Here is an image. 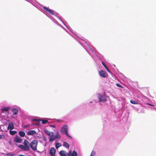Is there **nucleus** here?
Returning a JSON list of instances; mask_svg holds the SVG:
<instances>
[{
  "instance_id": "c85d7f7f",
  "label": "nucleus",
  "mask_w": 156,
  "mask_h": 156,
  "mask_svg": "<svg viewBox=\"0 0 156 156\" xmlns=\"http://www.w3.org/2000/svg\"><path fill=\"white\" fill-rule=\"evenodd\" d=\"M95 154V151H92L91 152V155H94Z\"/></svg>"
},
{
  "instance_id": "412c9836",
  "label": "nucleus",
  "mask_w": 156,
  "mask_h": 156,
  "mask_svg": "<svg viewBox=\"0 0 156 156\" xmlns=\"http://www.w3.org/2000/svg\"><path fill=\"white\" fill-rule=\"evenodd\" d=\"M63 145L65 147H66V148H68L69 146L68 144L66 142H64L63 143Z\"/></svg>"
},
{
  "instance_id": "9d476101",
  "label": "nucleus",
  "mask_w": 156,
  "mask_h": 156,
  "mask_svg": "<svg viewBox=\"0 0 156 156\" xmlns=\"http://www.w3.org/2000/svg\"><path fill=\"white\" fill-rule=\"evenodd\" d=\"M28 144H30L28 140H25L23 141V144L24 147H26V149L28 151L30 150Z\"/></svg>"
},
{
  "instance_id": "a211bd4d",
  "label": "nucleus",
  "mask_w": 156,
  "mask_h": 156,
  "mask_svg": "<svg viewBox=\"0 0 156 156\" xmlns=\"http://www.w3.org/2000/svg\"><path fill=\"white\" fill-rule=\"evenodd\" d=\"M18 147L19 148H20L23 150L25 151H28L27 149H26L25 147H24V146L22 145H19L18 146Z\"/></svg>"
},
{
  "instance_id": "4468645a",
  "label": "nucleus",
  "mask_w": 156,
  "mask_h": 156,
  "mask_svg": "<svg viewBox=\"0 0 156 156\" xmlns=\"http://www.w3.org/2000/svg\"><path fill=\"white\" fill-rule=\"evenodd\" d=\"M8 129L10 130L13 129L14 128V126L13 123L11 122L9 124L8 127Z\"/></svg>"
},
{
  "instance_id": "c9c22d12",
  "label": "nucleus",
  "mask_w": 156,
  "mask_h": 156,
  "mask_svg": "<svg viewBox=\"0 0 156 156\" xmlns=\"http://www.w3.org/2000/svg\"><path fill=\"white\" fill-rule=\"evenodd\" d=\"M90 156H94L93 155H92L90 154Z\"/></svg>"
},
{
  "instance_id": "b1692460",
  "label": "nucleus",
  "mask_w": 156,
  "mask_h": 156,
  "mask_svg": "<svg viewBox=\"0 0 156 156\" xmlns=\"http://www.w3.org/2000/svg\"><path fill=\"white\" fill-rule=\"evenodd\" d=\"M14 154V153H6L5 154V155L10 156H13Z\"/></svg>"
},
{
  "instance_id": "473e14b6",
  "label": "nucleus",
  "mask_w": 156,
  "mask_h": 156,
  "mask_svg": "<svg viewBox=\"0 0 156 156\" xmlns=\"http://www.w3.org/2000/svg\"><path fill=\"white\" fill-rule=\"evenodd\" d=\"M19 156H25L24 155H23L20 154L19 155Z\"/></svg>"
},
{
  "instance_id": "7ed1b4c3",
  "label": "nucleus",
  "mask_w": 156,
  "mask_h": 156,
  "mask_svg": "<svg viewBox=\"0 0 156 156\" xmlns=\"http://www.w3.org/2000/svg\"><path fill=\"white\" fill-rule=\"evenodd\" d=\"M61 138V136L59 135V133L57 132L55 136H54V134H52L49 137V142H52L55 140L56 138L60 139Z\"/></svg>"
},
{
  "instance_id": "f257e3e1",
  "label": "nucleus",
  "mask_w": 156,
  "mask_h": 156,
  "mask_svg": "<svg viewBox=\"0 0 156 156\" xmlns=\"http://www.w3.org/2000/svg\"><path fill=\"white\" fill-rule=\"evenodd\" d=\"M29 145L31 149L34 151H37V147L38 145V142L36 140H34L32 141Z\"/></svg>"
},
{
  "instance_id": "20e7f679",
  "label": "nucleus",
  "mask_w": 156,
  "mask_h": 156,
  "mask_svg": "<svg viewBox=\"0 0 156 156\" xmlns=\"http://www.w3.org/2000/svg\"><path fill=\"white\" fill-rule=\"evenodd\" d=\"M98 98L99 99V101L100 102H105L107 100L105 94L101 95L100 94H98Z\"/></svg>"
},
{
  "instance_id": "aec40b11",
  "label": "nucleus",
  "mask_w": 156,
  "mask_h": 156,
  "mask_svg": "<svg viewBox=\"0 0 156 156\" xmlns=\"http://www.w3.org/2000/svg\"><path fill=\"white\" fill-rule=\"evenodd\" d=\"M10 108L9 107H5L3 108L2 109V112H3L4 111H6L7 112L9 111V109Z\"/></svg>"
},
{
  "instance_id": "ddd939ff",
  "label": "nucleus",
  "mask_w": 156,
  "mask_h": 156,
  "mask_svg": "<svg viewBox=\"0 0 156 156\" xmlns=\"http://www.w3.org/2000/svg\"><path fill=\"white\" fill-rule=\"evenodd\" d=\"M34 120H35L36 121L39 122L40 121H41L43 124H45L47 123L48 122V120L47 119H34Z\"/></svg>"
},
{
  "instance_id": "a878e982",
  "label": "nucleus",
  "mask_w": 156,
  "mask_h": 156,
  "mask_svg": "<svg viewBox=\"0 0 156 156\" xmlns=\"http://www.w3.org/2000/svg\"><path fill=\"white\" fill-rule=\"evenodd\" d=\"M101 63L105 68H106L107 67L105 64L104 62H101Z\"/></svg>"
},
{
  "instance_id": "f03ea898",
  "label": "nucleus",
  "mask_w": 156,
  "mask_h": 156,
  "mask_svg": "<svg viewBox=\"0 0 156 156\" xmlns=\"http://www.w3.org/2000/svg\"><path fill=\"white\" fill-rule=\"evenodd\" d=\"M68 126L65 125L61 128L60 131L62 133L65 134L68 137L72 138L71 136L69 135L68 133Z\"/></svg>"
},
{
  "instance_id": "f8f14e48",
  "label": "nucleus",
  "mask_w": 156,
  "mask_h": 156,
  "mask_svg": "<svg viewBox=\"0 0 156 156\" xmlns=\"http://www.w3.org/2000/svg\"><path fill=\"white\" fill-rule=\"evenodd\" d=\"M77 156V153L75 151H74L73 153H72L71 151H69L68 154V156Z\"/></svg>"
},
{
  "instance_id": "0eeeda50",
  "label": "nucleus",
  "mask_w": 156,
  "mask_h": 156,
  "mask_svg": "<svg viewBox=\"0 0 156 156\" xmlns=\"http://www.w3.org/2000/svg\"><path fill=\"white\" fill-rule=\"evenodd\" d=\"M43 8L45 10V11L48 13H49L52 15H54V12L53 10L48 9L46 7H43Z\"/></svg>"
},
{
  "instance_id": "cd10ccee",
  "label": "nucleus",
  "mask_w": 156,
  "mask_h": 156,
  "mask_svg": "<svg viewBox=\"0 0 156 156\" xmlns=\"http://www.w3.org/2000/svg\"><path fill=\"white\" fill-rule=\"evenodd\" d=\"M116 85H117V86L118 87H121V88H123V87L119 83H116Z\"/></svg>"
},
{
  "instance_id": "7c9ffc66",
  "label": "nucleus",
  "mask_w": 156,
  "mask_h": 156,
  "mask_svg": "<svg viewBox=\"0 0 156 156\" xmlns=\"http://www.w3.org/2000/svg\"><path fill=\"white\" fill-rule=\"evenodd\" d=\"M50 126L55 128V125H50Z\"/></svg>"
},
{
  "instance_id": "2f4dec72",
  "label": "nucleus",
  "mask_w": 156,
  "mask_h": 156,
  "mask_svg": "<svg viewBox=\"0 0 156 156\" xmlns=\"http://www.w3.org/2000/svg\"><path fill=\"white\" fill-rule=\"evenodd\" d=\"M2 137V135H0V139H1Z\"/></svg>"
},
{
  "instance_id": "72a5a7b5",
  "label": "nucleus",
  "mask_w": 156,
  "mask_h": 156,
  "mask_svg": "<svg viewBox=\"0 0 156 156\" xmlns=\"http://www.w3.org/2000/svg\"><path fill=\"white\" fill-rule=\"evenodd\" d=\"M107 71L109 73H111V71L109 70V69L108 70H107Z\"/></svg>"
},
{
  "instance_id": "6ab92c4d",
  "label": "nucleus",
  "mask_w": 156,
  "mask_h": 156,
  "mask_svg": "<svg viewBox=\"0 0 156 156\" xmlns=\"http://www.w3.org/2000/svg\"><path fill=\"white\" fill-rule=\"evenodd\" d=\"M19 135L23 137L25 136V133L23 131H20L19 132Z\"/></svg>"
},
{
  "instance_id": "5701e85b",
  "label": "nucleus",
  "mask_w": 156,
  "mask_h": 156,
  "mask_svg": "<svg viewBox=\"0 0 156 156\" xmlns=\"http://www.w3.org/2000/svg\"><path fill=\"white\" fill-rule=\"evenodd\" d=\"M10 133L12 135H14L17 133V132L16 131H9Z\"/></svg>"
},
{
  "instance_id": "dca6fc26",
  "label": "nucleus",
  "mask_w": 156,
  "mask_h": 156,
  "mask_svg": "<svg viewBox=\"0 0 156 156\" xmlns=\"http://www.w3.org/2000/svg\"><path fill=\"white\" fill-rule=\"evenodd\" d=\"M44 133L47 135L49 136L51 135L52 134H53V132H50L47 129H46L44 130Z\"/></svg>"
},
{
  "instance_id": "4be33fe9",
  "label": "nucleus",
  "mask_w": 156,
  "mask_h": 156,
  "mask_svg": "<svg viewBox=\"0 0 156 156\" xmlns=\"http://www.w3.org/2000/svg\"><path fill=\"white\" fill-rule=\"evenodd\" d=\"M130 102L131 103L133 104H137L138 103V102L137 101H134L132 100H131L130 101Z\"/></svg>"
},
{
  "instance_id": "393cba45",
  "label": "nucleus",
  "mask_w": 156,
  "mask_h": 156,
  "mask_svg": "<svg viewBox=\"0 0 156 156\" xmlns=\"http://www.w3.org/2000/svg\"><path fill=\"white\" fill-rule=\"evenodd\" d=\"M55 145V147L57 149L60 146V144L58 143H56Z\"/></svg>"
},
{
  "instance_id": "2eb2a0df",
  "label": "nucleus",
  "mask_w": 156,
  "mask_h": 156,
  "mask_svg": "<svg viewBox=\"0 0 156 156\" xmlns=\"http://www.w3.org/2000/svg\"><path fill=\"white\" fill-rule=\"evenodd\" d=\"M36 133V132L34 130L29 131L27 133V134L29 135H33Z\"/></svg>"
},
{
  "instance_id": "6e6552de",
  "label": "nucleus",
  "mask_w": 156,
  "mask_h": 156,
  "mask_svg": "<svg viewBox=\"0 0 156 156\" xmlns=\"http://www.w3.org/2000/svg\"><path fill=\"white\" fill-rule=\"evenodd\" d=\"M43 8L45 10V11L48 13H49L52 15H54V12L53 10L48 9L46 7H43Z\"/></svg>"
},
{
  "instance_id": "423d86ee",
  "label": "nucleus",
  "mask_w": 156,
  "mask_h": 156,
  "mask_svg": "<svg viewBox=\"0 0 156 156\" xmlns=\"http://www.w3.org/2000/svg\"><path fill=\"white\" fill-rule=\"evenodd\" d=\"M14 141L17 143H21L22 141V139L17 136H16L14 137Z\"/></svg>"
},
{
  "instance_id": "bb28decb",
  "label": "nucleus",
  "mask_w": 156,
  "mask_h": 156,
  "mask_svg": "<svg viewBox=\"0 0 156 156\" xmlns=\"http://www.w3.org/2000/svg\"><path fill=\"white\" fill-rule=\"evenodd\" d=\"M43 140L45 142L47 141V138L46 137H45L44 136H43L42 137Z\"/></svg>"
},
{
  "instance_id": "c756f323",
  "label": "nucleus",
  "mask_w": 156,
  "mask_h": 156,
  "mask_svg": "<svg viewBox=\"0 0 156 156\" xmlns=\"http://www.w3.org/2000/svg\"><path fill=\"white\" fill-rule=\"evenodd\" d=\"M30 126V125L28 124L27 125H26V126H24V127L27 128V127H29Z\"/></svg>"
},
{
  "instance_id": "f704fd0d",
  "label": "nucleus",
  "mask_w": 156,
  "mask_h": 156,
  "mask_svg": "<svg viewBox=\"0 0 156 156\" xmlns=\"http://www.w3.org/2000/svg\"><path fill=\"white\" fill-rule=\"evenodd\" d=\"M105 68L107 70L108 69L107 67Z\"/></svg>"
},
{
  "instance_id": "39448f33",
  "label": "nucleus",
  "mask_w": 156,
  "mask_h": 156,
  "mask_svg": "<svg viewBox=\"0 0 156 156\" xmlns=\"http://www.w3.org/2000/svg\"><path fill=\"white\" fill-rule=\"evenodd\" d=\"M99 73L100 76L103 78L106 77L108 76L107 73L103 70H101L99 71Z\"/></svg>"
},
{
  "instance_id": "1a4fd4ad",
  "label": "nucleus",
  "mask_w": 156,
  "mask_h": 156,
  "mask_svg": "<svg viewBox=\"0 0 156 156\" xmlns=\"http://www.w3.org/2000/svg\"><path fill=\"white\" fill-rule=\"evenodd\" d=\"M56 152V150L54 147H51L50 151V154L51 156H55Z\"/></svg>"
},
{
  "instance_id": "9b49d317",
  "label": "nucleus",
  "mask_w": 156,
  "mask_h": 156,
  "mask_svg": "<svg viewBox=\"0 0 156 156\" xmlns=\"http://www.w3.org/2000/svg\"><path fill=\"white\" fill-rule=\"evenodd\" d=\"M59 154L61 156H67L68 154L66 151L64 150L60 151Z\"/></svg>"
},
{
  "instance_id": "f3484780",
  "label": "nucleus",
  "mask_w": 156,
  "mask_h": 156,
  "mask_svg": "<svg viewBox=\"0 0 156 156\" xmlns=\"http://www.w3.org/2000/svg\"><path fill=\"white\" fill-rule=\"evenodd\" d=\"M12 111L13 113V114L14 115H16L18 113V110L16 108L13 109Z\"/></svg>"
}]
</instances>
